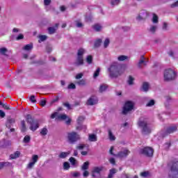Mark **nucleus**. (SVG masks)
Masks as SVG:
<instances>
[{"instance_id":"obj_7","label":"nucleus","mask_w":178,"mask_h":178,"mask_svg":"<svg viewBox=\"0 0 178 178\" xmlns=\"http://www.w3.org/2000/svg\"><path fill=\"white\" fill-rule=\"evenodd\" d=\"M133 109H134V102L128 101L124 104L122 113L123 115H127V113H129V112H131Z\"/></svg>"},{"instance_id":"obj_4","label":"nucleus","mask_w":178,"mask_h":178,"mask_svg":"<svg viewBox=\"0 0 178 178\" xmlns=\"http://www.w3.org/2000/svg\"><path fill=\"white\" fill-rule=\"evenodd\" d=\"M86 52V51L83 48H80L79 49H78L76 60L75 61L76 66H81L84 65L83 56Z\"/></svg>"},{"instance_id":"obj_28","label":"nucleus","mask_w":178,"mask_h":178,"mask_svg":"<svg viewBox=\"0 0 178 178\" xmlns=\"http://www.w3.org/2000/svg\"><path fill=\"white\" fill-rule=\"evenodd\" d=\"M48 134V129L47 127H43L40 129V136H47Z\"/></svg>"},{"instance_id":"obj_63","label":"nucleus","mask_w":178,"mask_h":178,"mask_svg":"<svg viewBox=\"0 0 178 178\" xmlns=\"http://www.w3.org/2000/svg\"><path fill=\"white\" fill-rule=\"evenodd\" d=\"M44 3L46 6H48L51 3V0H44Z\"/></svg>"},{"instance_id":"obj_49","label":"nucleus","mask_w":178,"mask_h":178,"mask_svg":"<svg viewBox=\"0 0 178 178\" xmlns=\"http://www.w3.org/2000/svg\"><path fill=\"white\" fill-rule=\"evenodd\" d=\"M30 140H31L30 136H26L24 138V143H25V144H27L28 143H30Z\"/></svg>"},{"instance_id":"obj_14","label":"nucleus","mask_w":178,"mask_h":178,"mask_svg":"<svg viewBox=\"0 0 178 178\" xmlns=\"http://www.w3.org/2000/svg\"><path fill=\"white\" fill-rule=\"evenodd\" d=\"M96 104H98V97L97 96H92L87 101L88 105L92 106L96 105Z\"/></svg>"},{"instance_id":"obj_53","label":"nucleus","mask_w":178,"mask_h":178,"mask_svg":"<svg viewBox=\"0 0 178 178\" xmlns=\"http://www.w3.org/2000/svg\"><path fill=\"white\" fill-rule=\"evenodd\" d=\"M23 38H24V35H23V34L20 33L16 38V40H17V41H19V40H23Z\"/></svg>"},{"instance_id":"obj_48","label":"nucleus","mask_w":178,"mask_h":178,"mask_svg":"<svg viewBox=\"0 0 178 178\" xmlns=\"http://www.w3.org/2000/svg\"><path fill=\"white\" fill-rule=\"evenodd\" d=\"M154 105H155V101L152 99L146 104V106H154Z\"/></svg>"},{"instance_id":"obj_57","label":"nucleus","mask_w":178,"mask_h":178,"mask_svg":"<svg viewBox=\"0 0 178 178\" xmlns=\"http://www.w3.org/2000/svg\"><path fill=\"white\" fill-rule=\"evenodd\" d=\"M46 51L48 54L52 51V47L51 46H47L46 48Z\"/></svg>"},{"instance_id":"obj_62","label":"nucleus","mask_w":178,"mask_h":178,"mask_svg":"<svg viewBox=\"0 0 178 178\" xmlns=\"http://www.w3.org/2000/svg\"><path fill=\"white\" fill-rule=\"evenodd\" d=\"M72 176L74 177H79V176H80V172H73Z\"/></svg>"},{"instance_id":"obj_20","label":"nucleus","mask_w":178,"mask_h":178,"mask_svg":"<svg viewBox=\"0 0 178 178\" xmlns=\"http://www.w3.org/2000/svg\"><path fill=\"white\" fill-rule=\"evenodd\" d=\"M148 90H149V84L147 82L143 83L142 86V90L144 92H147Z\"/></svg>"},{"instance_id":"obj_39","label":"nucleus","mask_w":178,"mask_h":178,"mask_svg":"<svg viewBox=\"0 0 178 178\" xmlns=\"http://www.w3.org/2000/svg\"><path fill=\"white\" fill-rule=\"evenodd\" d=\"M10 163L9 162H0V169L5 168V166H9Z\"/></svg>"},{"instance_id":"obj_3","label":"nucleus","mask_w":178,"mask_h":178,"mask_svg":"<svg viewBox=\"0 0 178 178\" xmlns=\"http://www.w3.org/2000/svg\"><path fill=\"white\" fill-rule=\"evenodd\" d=\"M27 123L30 124V130L31 131H35L38 127H40V122L38 120L33 119V117H31V115L29 114L26 117Z\"/></svg>"},{"instance_id":"obj_60","label":"nucleus","mask_w":178,"mask_h":178,"mask_svg":"<svg viewBox=\"0 0 178 178\" xmlns=\"http://www.w3.org/2000/svg\"><path fill=\"white\" fill-rule=\"evenodd\" d=\"M55 118H58V113H57V112L51 114V119H55Z\"/></svg>"},{"instance_id":"obj_18","label":"nucleus","mask_w":178,"mask_h":178,"mask_svg":"<svg viewBox=\"0 0 178 178\" xmlns=\"http://www.w3.org/2000/svg\"><path fill=\"white\" fill-rule=\"evenodd\" d=\"M88 140L89 141H90L91 143H95V141H97V137L96 134H90L88 136Z\"/></svg>"},{"instance_id":"obj_35","label":"nucleus","mask_w":178,"mask_h":178,"mask_svg":"<svg viewBox=\"0 0 178 178\" xmlns=\"http://www.w3.org/2000/svg\"><path fill=\"white\" fill-rule=\"evenodd\" d=\"M31 162H33V163H37V162H38V155L37 154H33L32 156V159H31Z\"/></svg>"},{"instance_id":"obj_1","label":"nucleus","mask_w":178,"mask_h":178,"mask_svg":"<svg viewBox=\"0 0 178 178\" xmlns=\"http://www.w3.org/2000/svg\"><path fill=\"white\" fill-rule=\"evenodd\" d=\"M108 70L111 79H116V77H119V76H122V73H124V69L120 67L118 63H112Z\"/></svg>"},{"instance_id":"obj_31","label":"nucleus","mask_w":178,"mask_h":178,"mask_svg":"<svg viewBox=\"0 0 178 178\" xmlns=\"http://www.w3.org/2000/svg\"><path fill=\"white\" fill-rule=\"evenodd\" d=\"M38 42H43V41H45L48 38V37L45 35H40L38 36Z\"/></svg>"},{"instance_id":"obj_41","label":"nucleus","mask_w":178,"mask_h":178,"mask_svg":"<svg viewBox=\"0 0 178 178\" xmlns=\"http://www.w3.org/2000/svg\"><path fill=\"white\" fill-rule=\"evenodd\" d=\"M86 62L88 65H91L92 63V56H88L86 57Z\"/></svg>"},{"instance_id":"obj_58","label":"nucleus","mask_w":178,"mask_h":178,"mask_svg":"<svg viewBox=\"0 0 178 178\" xmlns=\"http://www.w3.org/2000/svg\"><path fill=\"white\" fill-rule=\"evenodd\" d=\"M31 102H37V100H35V96L31 95L30 98Z\"/></svg>"},{"instance_id":"obj_43","label":"nucleus","mask_w":178,"mask_h":178,"mask_svg":"<svg viewBox=\"0 0 178 178\" xmlns=\"http://www.w3.org/2000/svg\"><path fill=\"white\" fill-rule=\"evenodd\" d=\"M6 52H8V49L5 47L0 48V54L1 55H6Z\"/></svg>"},{"instance_id":"obj_16","label":"nucleus","mask_w":178,"mask_h":178,"mask_svg":"<svg viewBox=\"0 0 178 178\" xmlns=\"http://www.w3.org/2000/svg\"><path fill=\"white\" fill-rule=\"evenodd\" d=\"M148 61H147V60H145V58L144 57V56H140V59L138 63V67L141 69V67H143V66H147V63Z\"/></svg>"},{"instance_id":"obj_44","label":"nucleus","mask_w":178,"mask_h":178,"mask_svg":"<svg viewBox=\"0 0 178 178\" xmlns=\"http://www.w3.org/2000/svg\"><path fill=\"white\" fill-rule=\"evenodd\" d=\"M48 31L49 34H54L55 31H56V29H55V27L51 26L48 29Z\"/></svg>"},{"instance_id":"obj_19","label":"nucleus","mask_w":178,"mask_h":178,"mask_svg":"<svg viewBox=\"0 0 178 178\" xmlns=\"http://www.w3.org/2000/svg\"><path fill=\"white\" fill-rule=\"evenodd\" d=\"M15 119L14 118H8L7 122H6V127L8 129H10V124H15Z\"/></svg>"},{"instance_id":"obj_54","label":"nucleus","mask_w":178,"mask_h":178,"mask_svg":"<svg viewBox=\"0 0 178 178\" xmlns=\"http://www.w3.org/2000/svg\"><path fill=\"white\" fill-rule=\"evenodd\" d=\"M82 77H83V73H79L76 75L75 79L76 80H79V79H82Z\"/></svg>"},{"instance_id":"obj_17","label":"nucleus","mask_w":178,"mask_h":178,"mask_svg":"<svg viewBox=\"0 0 178 178\" xmlns=\"http://www.w3.org/2000/svg\"><path fill=\"white\" fill-rule=\"evenodd\" d=\"M117 59L119 62H124V60H129L130 57L129 56L121 55L118 56Z\"/></svg>"},{"instance_id":"obj_5","label":"nucleus","mask_w":178,"mask_h":178,"mask_svg":"<svg viewBox=\"0 0 178 178\" xmlns=\"http://www.w3.org/2000/svg\"><path fill=\"white\" fill-rule=\"evenodd\" d=\"M169 176L170 178H178V159L172 161Z\"/></svg>"},{"instance_id":"obj_15","label":"nucleus","mask_w":178,"mask_h":178,"mask_svg":"<svg viewBox=\"0 0 178 178\" xmlns=\"http://www.w3.org/2000/svg\"><path fill=\"white\" fill-rule=\"evenodd\" d=\"M178 127L177 125H172L167 128L166 134H172V133H175V131H177Z\"/></svg>"},{"instance_id":"obj_45","label":"nucleus","mask_w":178,"mask_h":178,"mask_svg":"<svg viewBox=\"0 0 178 178\" xmlns=\"http://www.w3.org/2000/svg\"><path fill=\"white\" fill-rule=\"evenodd\" d=\"M63 168L65 170H69V169L70 168V164H69V163L67 162H64Z\"/></svg>"},{"instance_id":"obj_52","label":"nucleus","mask_w":178,"mask_h":178,"mask_svg":"<svg viewBox=\"0 0 178 178\" xmlns=\"http://www.w3.org/2000/svg\"><path fill=\"white\" fill-rule=\"evenodd\" d=\"M149 173L148 172H143L140 174V176H142V177H148Z\"/></svg>"},{"instance_id":"obj_38","label":"nucleus","mask_w":178,"mask_h":178,"mask_svg":"<svg viewBox=\"0 0 178 178\" xmlns=\"http://www.w3.org/2000/svg\"><path fill=\"white\" fill-rule=\"evenodd\" d=\"M127 81H128V84L129 86H133V84H134V79L131 76H129V79H128Z\"/></svg>"},{"instance_id":"obj_27","label":"nucleus","mask_w":178,"mask_h":178,"mask_svg":"<svg viewBox=\"0 0 178 178\" xmlns=\"http://www.w3.org/2000/svg\"><path fill=\"white\" fill-rule=\"evenodd\" d=\"M90 166V162L86 161L83 163V165L81 166V170H87Z\"/></svg>"},{"instance_id":"obj_30","label":"nucleus","mask_w":178,"mask_h":178,"mask_svg":"<svg viewBox=\"0 0 178 178\" xmlns=\"http://www.w3.org/2000/svg\"><path fill=\"white\" fill-rule=\"evenodd\" d=\"M159 17L158 15H156L155 13L153 14V17L152 19V23L154 24H156L159 21Z\"/></svg>"},{"instance_id":"obj_29","label":"nucleus","mask_w":178,"mask_h":178,"mask_svg":"<svg viewBox=\"0 0 178 178\" xmlns=\"http://www.w3.org/2000/svg\"><path fill=\"white\" fill-rule=\"evenodd\" d=\"M24 51H31L33 49V44H29L23 47Z\"/></svg>"},{"instance_id":"obj_40","label":"nucleus","mask_w":178,"mask_h":178,"mask_svg":"<svg viewBox=\"0 0 178 178\" xmlns=\"http://www.w3.org/2000/svg\"><path fill=\"white\" fill-rule=\"evenodd\" d=\"M76 130H84L86 131L87 130V125H79L76 127Z\"/></svg>"},{"instance_id":"obj_59","label":"nucleus","mask_w":178,"mask_h":178,"mask_svg":"<svg viewBox=\"0 0 178 178\" xmlns=\"http://www.w3.org/2000/svg\"><path fill=\"white\" fill-rule=\"evenodd\" d=\"M34 165H35V163H33V162H30L29 164H28V168H29V169H31L32 168H33V166H34Z\"/></svg>"},{"instance_id":"obj_56","label":"nucleus","mask_w":178,"mask_h":178,"mask_svg":"<svg viewBox=\"0 0 178 178\" xmlns=\"http://www.w3.org/2000/svg\"><path fill=\"white\" fill-rule=\"evenodd\" d=\"M5 116H6V114L5 113V112H3V111L0 110V118H5Z\"/></svg>"},{"instance_id":"obj_11","label":"nucleus","mask_w":178,"mask_h":178,"mask_svg":"<svg viewBox=\"0 0 178 178\" xmlns=\"http://www.w3.org/2000/svg\"><path fill=\"white\" fill-rule=\"evenodd\" d=\"M140 153L146 155V156H152L154 155V149L150 147H145L140 150Z\"/></svg>"},{"instance_id":"obj_34","label":"nucleus","mask_w":178,"mask_h":178,"mask_svg":"<svg viewBox=\"0 0 178 178\" xmlns=\"http://www.w3.org/2000/svg\"><path fill=\"white\" fill-rule=\"evenodd\" d=\"M115 173H116V169L113 168V169L110 170V172L108 174V178L113 177V175H115Z\"/></svg>"},{"instance_id":"obj_47","label":"nucleus","mask_w":178,"mask_h":178,"mask_svg":"<svg viewBox=\"0 0 178 178\" xmlns=\"http://www.w3.org/2000/svg\"><path fill=\"white\" fill-rule=\"evenodd\" d=\"M83 120H84V117L83 116H79V118L77 119L78 124H81V123H83Z\"/></svg>"},{"instance_id":"obj_51","label":"nucleus","mask_w":178,"mask_h":178,"mask_svg":"<svg viewBox=\"0 0 178 178\" xmlns=\"http://www.w3.org/2000/svg\"><path fill=\"white\" fill-rule=\"evenodd\" d=\"M75 88H76V85H74V83H70L68 86V89L69 90H75Z\"/></svg>"},{"instance_id":"obj_25","label":"nucleus","mask_w":178,"mask_h":178,"mask_svg":"<svg viewBox=\"0 0 178 178\" xmlns=\"http://www.w3.org/2000/svg\"><path fill=\"white\" fill-rule=\"evenodd\" d=\"M108 139L110 141H115V140H116V137L113 135V133H112L111 129L108 130Z\"/></svg>"},{"instance_id":"obj_12","label":"nucleus","mask_w":178,"mask_h":178,"mask_svg":"<svg viewBox=\"0 0 178 178\" xmlns=\"http://www.w3.org/2000/svg\"><path fill=\"white\" fill-rule=\"evenodd\" d=\"M149 16V12L145 10H142L138 16L136 17V20H145V19H147V17H148Z\"/></svg>"},{"instance_id":"obj_24","label":"nucleus","mask_w":178,"mask_h":178,"mask_svg":"<svg viewBox=\"0 0 178 178\" xmlns=\"http://www.w3.org/2000/svg\"><path fill=\"white\" fill-rule=\"evenodd\" d=\"M20 156V152L19 151H16L13 154H10V158L11 159H16Z\"/></svg>"},{"instance_id":"obj_10","label":"nucleus","mask_w":178,"mask_h":178,"mask_svg":"<svg viewBox=\"0 0 178 178\" xmlns=\"http://www.w3.org/2000/svg\"><path fill=\"white\" fill-rule=\"evenodd\" d=\"M67 138L72 144L76 143L77 140H80V136L76 132H71L68 134Z\"/></svg>"},{"instance_id":"obj_23","label":"nucleus","mask_w":178,"mask_h":178,"mask_svg":"<svg viewBox=\"0 0 178 178\" xmlns=\"http://www.w3.org/2000/svg\"><path fill=\"white\" fill-rule=\"evenodd\" d=\"M70 162L72 166H74V168H77L78 162L77 160L74 159V157L70 158Z\"/></svg>"},{"instance_id":"obj_50","label":"nucleus","mask_w":178,"mask_h":178,"mask_svg":"<svg viewBox=\"0 0 178 178\" xmlns=\"http://www.w3.org/2000/svg\"><path fill=\"white\" fill-rule=\"evenodd\" d=\"M109 39L106 38L104 41V48H107V47L109 45Z\"/></svg>"},{"instance_id":"obj_22","label":"nucleus","mask_w":178,"mask_h":178,"mask_svg":"<svg viewBox=\"0 0 178 178\" xmlns=\"http://www.w3.org/2000/svg\"><path fill=\"white\" fill-rule=\"evenodd\" d=\"M107 89H108V85L103 83L100 85L99 91V92H104V91H106Z\"/></svg>"},{"instance_id":"obj_42","label":"nucleus","mask_w":178,"mask_h":178,"mask_svg":"<svg viewBox=\"0 0 178 178\" xmlns=\"http://www.w3.org/2000/svg\"><path fill=\"white\" fill-rule=\"evenodd\" d=\"M78 86H86V80L84 79H81L78 81L76 82Z\"/></svg>"},{"instance_id":"obj_13","label":"nucleus","mask_w":178,"mask_h":178,"mask_svg":"<svg viewBox=\"0 0 178 178\" xmlns=\"http://www.w3.org/2000/svg\"><path fill=\"white\" fill-rule=\"evenodd\" d=\"M58 120H66L65 123L66 124H70V122H72V120L66 115V114H60L57 116Z\"/></svg>"},{"instance_id":"obj_46","label":"nucleus","mask_w":178,"mask_h":178,"mask_svg":"<svg viewBox=\"0 0 178 178\" xmlns=\"http://www.w3.org/2000/svg\"><path fill=\"white\" fill-rule=\"evenodd\" d=\"M102 42V40L98 39L95 42V47H98L99 45H101V43Z\"/></svg>"},{"instance_id":"obj_36","label":"nucleus","mask_w":178,"mask_h":178,"mask_svg":"<svg viewBox=\"0 0 178 178\" xmlns=\"http://www.w3.org/2000/svg\"><path fill=\"white\" fill-rule=\"evenodd\" d=\"M21 131L24 132L26 131V122L24 120L21 121Z\"/></svg>"},{"instance_id":"obj_55","label":"nucleus","mask_w":178,"mask_h":178,"mask_svg":"<svg viewBox=\"0 0 178 178\" xmlns=\"http://www.w3.org/2000/svg\"><path fill=\"white\" fill-rule=\"evenodd\" d=\"M89 175H90V172H88L87 170H85L83 174V177H88Z\"/></svg>"},{"instance_id":"obj_64","label":"nucleus","mask_w":178,"mask_h":178,"mask_svg":"<svg viewBox=\"0 0 178 178\" xmlns=\"http://www.w3.org/2000/svg\"><path fill=\"white\" fill-rule=\"evenodd\" d=\"M46 104H47V101H45V100H41L40 101V106H44Z\"/></svg>"},{"instance_id":"obj_33","label":"nucleus","mask_w":178,"mask_h":178,"mask_svg":"<svg viewBox=\"0 0 178 178\" xmlns=\"http://www.w3.org/2000/svg\"><path fill=\"white\" fill-rule=\"evenodd\" d=\"M112 6H116L120 3V0H110Z\"/></svg>"},{"instance_id":"obj_2","label":"nucleus","mask_w":178,"mask_h":178,"mask_svg":"<svg viewBox=\"0 0 178 178\" xmlns=\"http://www.w3.org/2000/svg\"><path fill=\"white\" fill-rule=\"evenodd\" d=\"M139 127L142 129V133L143 134H149L151 133V127L147 123V118L141 117L138 122Z\"/></svg>"},{"instance_id":"obj_37","label":"nucleus","mask_w":178,"mask_h":178,"mask_svg":"<svg viewBox=\"0 0 178 178\" xmlns=\"http://www.w3.org/2000/svg\"><path fill=\"white\" fill-rule=\"evenodd\" d=\"M101 72L100 68H97V70L93 74V79H97L99 76V72Z\"/></svg>"},{"instance_id":"obj_32","label":"nucleus","mask_w":178,"mask_h":178,"mask_svg":"<svg viewBox=\"0 0 178 178\" xmlns=\"http://www.w3.org/2000/svg\"><path fill=\"white\" fill-rule=\"evenodd\" d=\"M93 29L95 31H101L102 30V26L99 25V24H96L93 26Z\"/></svg>"},{"instance_id":"obj_6","label":"nucleus","mask_w":178,"mask_h":178,"mask_svg":"<svg viewBox=\"0 0 178 178\" xmlns=\"http://www.w3.org/2000/svg\"><path fill=\"white\" fill-rule=\"evenodd\" d=\"M165 81H170L176 79V72L172 69H167L164 71Z\"/></svg>"},{"instance_id":"obj_61","label":"nucleus","mask_w":178,"mask_h":178,"mask_svg":"<svg viewBox=\"0 0 178 178\" xmlns=\"http://www.w3.org/2000/svg\"><path fill=\"white\" fill-rule=\"evenodd\" d=\"M163 30H168V23L166 22L163 23Z\"/></svg>"},{"instance_id":"obj_26","label":"nucleus","mask_w":178,"mask_h":178,"mask_svg":"<svg viewBox=\"0 0 178 178\" xmlns=\"http://www.w3.org/2000/svg\"><path fill=\"white\" fill-rule=\"evenodd\" d=\"M69 154H70V153L67 152H62L61 153H60L58 156L61 159H65V158H67V155H69Z\"/></svg>"},{"instance_id":"obj_21","label":"nucleus","mask_w":178,"mask_h":178,"mask_svg":"<svg viewBox=\"0 0 178 178\" xmlns=\"http://www.w3.org/2000/svg\"><path fill=\"white\" fill-rule=\"evenodd\" d=\"M156 30H158V25H151L149 31L152 34H155Z\"/></svg>"},{"instance_id":"obj_9","label":"nucleus","mask_w":178,"mask_h":178,"mask_svg":"<svg viewBox=\"0 0 178 178\" xmlns=\"http://www.w3.org/2000/svg\"><path fill=\"white\" fill-rule=\"evenodd\" d=\"M104 170V167L102 166H96L94 167L92 170V177H99L101 176V172Z\"/></svg>"},{"instance_id":"obj_8","label":"nucleus","mask_w":178,"mask_h":178,"mask_svg":"<svg viewBox=\"0 0 178 178\" xmlns=\"http://www.w3.org/2000/svg\"><path fill=\"white\" fill-rule=\"evenodd\" d=\"M113 146H112L109 150V153L111 155H113L114 156H118V158H126L129 154H130V151L126 149L123 151L120 152L118 154H113Z\"/></svg>"}]
</instances>
